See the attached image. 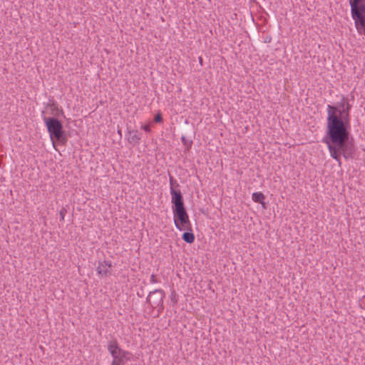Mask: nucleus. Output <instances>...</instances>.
Listing matches in <instances>:
<instances>
[{"instance_id":"4","label":"nucleus","mask_w":365,"mask_h":365,"mask_svg":"<svg viewBox=\"0 0 365 365\" xmlns=\"http://www.w3.org/2000/svg\"><path fill=\"white\" fill-rule=\"evenodd\" d=\"M174 224L179 230L191 231V222L186 208L177 209L173 210Z\"/></svg>"},{"instance_id":"17","label":"nucleus","mask_w":365,"mask_h":365,"mask_svg":"<svg viewBox=\"0 0 365 365\" xmlns=\"http://www.w3.org/2000/svg\"><path fill=\"white\" fill-rule=\"evenodd\" d=\"M153 122L154 123H162L163 122V116H162V114L160 113H158L154 118H153Z\"/></svg>"},{"instance_id":"3","label":"nucleus","mask_w":365,"mask_h":365,"mask_svg":"<svg viewBox=\"0 0 365 365\" xmlns=\"http://www.w3.org/2000/svg\"><path fill=\"white\" fill-rule=\"evenodd\" d=\"M43 120L51 140L56 139L61 144L65 145L67 142V138L65 135L62 123L55 117L43 116Z\"/></svg>"},{"instance_id":"2","label":"nucleus","mask_w":365,"mask_h":365,"mask_svg":"<svg viewBox=\"0 0 365 365\" xmlns=\"http://www.w3.org/2000/svg\"><path fill=\"white\" fill-rule=\"evenodd\" d=\"M346 99V98L342 96L340 102H338L334 106L328 105L327 107V128L322 142L327 145L330 154L335 148L334 147V143L337 131L341 130L344 128L342 113L344 111V108Z\"/></svg>"},{"instance_id":"20","label":"nucleus","mask_w":365,"mask_h":365,"mask_svg":"<svg viewBox=\"0 0 365 365\" xmlns=\"http://www.w3.org/2000/svg\"><path fill=\"white\" fill-rule=\"evenodd\" d=\"M150 282L151 283H156L158 282V280L156 279V276L155 274H152L150 277Z\"/></svg>"},{"instance_id":"14","label":"nucleus","mask_w":365,"mask_h":365,"mask_svg":"<svg viewBox=\"0 0 365 365\" xmlns=\"http://www.w3.org/2000/svg\"><path fill=\"white\" fill-rule=\"evenodd\" d=\"M182 235V239L187 243L191 244L195 241V235L191 231L186 230Z\"/></svg>"},{"instance_id":"11","label":"nucleus","mask_w":365,"mask_h":365,"mask_svg":"<svg viewBox=\"0 0 365 365\" xmlns=\"http://www.w3.org/2000/svg\"><path fill=\"white\" fill-rule=\"evenodd\" d=\"M130 136L128 137V141L130 143L136 144L138 143L141 139V133L138 130H129Z\"/></svg>"},{"instance_id":"19","label":"nucleus","mask_w":365,"mask_h":365,"mask_svg":"<svg viewBox=\"0 0 365 365\" xmlns=\"http://www.w3.org/2000/svg\"><path fill=\"white\" fill-rule=\"evenodd\" d=\"M66 212V210L65 209H62L60 211V217H61V221L64 220V216H65V213Z\"/></svg>"},{"instance_id":"7","label":"nucleus","mask_w":365,"mask_h":365,"mask_svg":"<svg viewBox=\"0 0 365 365\" xmlns=\"http://www.w3.org/2000/svg\"><path fill=\"white\" fill-rule=\"evenodd\" d=\"M351 15L358 32L365 35V8H362L361 11H351Z\"/></svg>"},{"instance_id":"16","label":"nucleus","mask_w":365,"mask_h":365,"mask_svg":"<svg viewBox=\"0 0 365 365\" xmlns=\"http://www.w3.org/2000/svg\"><path fill=\"white\" fill-rule=\"evenodd\" d=\"M181 141L183 143V145L187 147V149H190L191 148L192 144V140H188L186 139V138L185 136H182Z\"/></svg>"},{"instance_id":"21","label":"nucleus","mask_w":365,"mask_h":365,"mask_svg":"<svg viewBox=\"0 0 365 365\" xmlns=\"http://www.w3.org/2000/svg\"><path fill=\"white\" fill-rule=\"evenodd\" d=\"M171 300H172L174 303H176V302H177V300L175 299V292L172 293V294H171Z\"/></svg>"},{"instance_id":"5","label":"nucleus","mask_w":365,"mask_h":365,"mask_svg":"<svg viewBox=\"0 0 365 365\" xmlns=\"http://www.w3.org/2000/svg\"><path fill=\"white\" fill-rule=\"evenodd\" d=\"M108 350L113 357L111 365H123L130 358V354L121 349L118 344H109Z\"/></svg>"},{"instance_id":"12","label":"nucleus","mask_w":365,"mask_h":365,"mask_svg":"<svg viewBox=\"0 0 365 365\" xmlns=\"http://www.w3.org/2000/svg\"><path fill=\"white\" fill-rule=\"evenodd\" d=\"M252 198L254 202L261 204L264 208H266V203L264 201L265 196L262 192H254L252 195Z\"/></svg>"},{"instance_id":"8","label":"nucleus","mask_w":365,"mask_h":365,"mask_svg":"<svg viewBox=\"0 0 365 365\" xmlns=\"http://www.w3.org/2000/svg\"><path fill=\"white\" fill-rule=\"evenodd\" d=\"M171 195V202H172V209L173 210L177 209L185 208L183 197L182 192L180 190H170Z\"/></svg>"},{"instance_id":"15","label":"nucleus","mask_w":365,"mask_h":365,"mask_svg":"<svg viewBox=\"0 0 365 365\" xmlns=\"http://www.w3.org/2000/svg\"><path fill=\"white\" fill-rule=\"evenodd\" d=\"M169 181H170V190L171 189L178 190L177 188L179 187L180 185H179L178 182H177V180L173 176L170 175Z\"/></svg>"},{"instance_id":"9","label":"nucleus","mask_w":365,"mask_h":365,"mask_svg":"<svg viewBox=\"0 0 365 365\" xmlns=\"http://www.w3.org/2000/svg\"><path fill=\"white\" fill-rule=\"evenodd\" d=\"M112 267V264L110 261L99 262L97 267L98 274L100 275L107 276L110 274V268Z\"/></svg>"},{"instance_id":"10","label":"nucleus","mask_w":365,"mask_h":365,"mask_svg":"<svg viewBox=\"0 0 365 365\" xmlns=\"http://www.w3.org/2000/svg\"><path fill=\"white\" fill-rule=\"evenodd\" d=\"M351 11H361L365 8V0H349Z\"/></svg>"},{"instance_id":"18","label":"nucleus","mask_w":365,"mask_h":365,"mask_svg":"<svg viewBox=\"0 0 365 365\" xmlns=\"http://www.w3.org/2000/svg\"><path fill=\"white\" fill-rule=\"evenodd\" d=\"M141 129H143L145 132H150L151 131L150 125H143L141 126Z\"/></svg>"},{"instance_id":"1","label":"nucleus","mask_w":365,"mask_h":365,"mask_svg":"<svg viewBox=\"0 0 365 365\" xmlns=\"http://www.w3.org/2000/svg\"><path fill=\"white\" fill-rule=\"evenodd\" d=\"M344 111L342 113V116L344 118V128L341 130L337 131L336 140L334 143V151L331 153V157L334 159L339 166L341 165V156L342 155L346 160L353 158L355 152V147L354 139L350 135L351 130V119L350 111L351 110V105L349 103L348 99H346L344 103Z\"/></svg>"},{"instance_id":"6","label":"nucleus","mask_w":365,"mask_h":365,"mask_svg":"<svg viewBox=\"0 0 365 365\" xmlns=\"http://www.w3.org/2000/svg\"><path fill=\"white\" fill-rule=\"evenodd\" d=\"M165 295V292L163 289H155L150 292L146 299V302L153 309L159 307V309H163Z\"/></svg>"},{"instance_id":"13","label":"nucleus","mask_w":365,"mask_h":365,"mask_svg":"<svg viewBox=\"0 0 365 365\" xmlns=\"http://www.w3.org/2000/svg\"><path fill=\"white\" fill-rule=\"evenodd\" d=\"M47 108L50 109L51 114L54 116L58 115L59 113H63V110H59L58 106L55 102L48 103Z\"/></svg>"}]
</instances>
